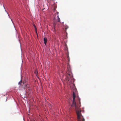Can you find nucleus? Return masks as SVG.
I'll return each instance as SVG.
<instances>
[{
    "label": "nucleus",
    "instance_id": "6",
    "mask_svg": "<svg viewBox=\"0 0 121 121\" xmlns=\"http://www.w3.org/2000/svg\"><path fill=\"white\" fill-rule=\"evenodd\" d=\"M43 41L44 44L46 45L47 41V38L44 37L43 38Z\"/></svg>",
    "mask_w": 121,
    "mask_h": 121
},
{
    "label": "nucleus",
    "instance_id": "9",
    "mask_svg": "<svg viewBox=\"0 0 121 121\" xmlns=\"http://www.w3.org/2000/svg\"><path fill=\"white\" fill-rule=\"evenodd\" d=\"M33 25V26H34V27L35 29V31L36 32V33H37V29H36V26H35V24H34Z\"/></svg>",
    "mask_w": 121,
    "mask_h": 121
},
{
    "label": "nucleus",
    "instance_id": "2",
    "mask_svg": "<svg viewBox=\"0 0 121 121\" xmlns=\"http://www.w3.org/2000/svg\"><path fill=\"white\" fill-rule=\"evenodd\" d=\"M57 20L56 19V13L54 14V16L55 15L53 19V26L54 28V30H55L56 28L58 26L59 23H58L60 22V19L59 17V12H57Z\"/></svg>",
    "mask_w": 121,
    "mask_h": 121
},
{
    "label": "nucleus",
    "instance_id": "10",
    "mask_svg": "<svg viewBox=\"0 0 121 121\" xmlns=\"http://www.w3.org/2000/svg\"><path fill=\"white\" fill-rule=\"evenodd\" d=\"M68 28V26H67V28H66H66H65V30H66V29H67V28Z\"/></svg>",
    "mask_w": 121,
    "mask_h": 121
},
{
    "label": "nucleus",
    "instance_id": "5",
    "mask_svg": "<svg viewBox=\"0 0 121 121\" xmlns=\"http://www.w3.org/2000/svg\"><path fill=\"white\" fill-rule=\"evenodd\" d=\"M26 81L24 80H23L22 82V80H21L20 82H18V84L20 85H21L22 84H24L26 83Z\"/></svg>",
    "mask_w": 121,
    "mask_h": 121
},
{
    "label": "nucleus",
    "instance_id": "8",
    "mask_svg": "<svg viewBox=\"0 0 121 121\" xmlns=\"http://www.w3.org/2000/svg\"><path fill=\"white\" fill-rule=\"evenodd\" d=\"M28 84L26 83V87H27L28 88H29L30 87V86H28Z\"/></svg>",
    "mask_w": 121,
    "mask_h": 121
},
{
    "label": "nucleus",
    "instance_id": "3",
    "mask_svg": "<svg viewBox=\"0 0 121 121\" xmlns=\"http://www.w3.org/2000/svg\"><path fill=\"white\" fill-rule=\"evenodd\" d=\"M81 110L76 111L78 121H85V119L83 117V116L81 114Z\"/></svg>",
    "mask_w": 121,
    "mask_h": 121
},
{
    "label": "nucleus",
    "instance_id": "1",
    "mask_svg": "<svg viewBox=\"0 0 121 121\" xmlns=\"http://www.w3.org/2000/svg\"><path fill=\"white\" fill-rule=\"evenodd\" d=\"M67 70L66 72V79L69 82H74V79L73 78V74L71 72V68L69 64L67 65Z\"/></svg>",
    "mask_w": 121,
    "mask_h": 121
},
{
    "label": "nucleus",
    "instance_id": "4",
    "mask_svg": "<svg viewBox=\"0 0 121 121\" xmlns=\"http://www.w3.org/2000/svg\"><path fill=\"white\" fill-rule=\"evenodd\" d=\"M76 96L74 92H73V101L72 103V104L71 105V106H74L76 107V103L75 101V99Z\"/></svg>",
    "mask_w": 121,
    "mask_h": 121
},
{
    "label": "nucleus",
    "instance_id": "7",
    "mask_svg": "<svg viewBox=\"0 0 121 121\" xmlns=\"http://www.w3.org/2000/svg\"><path fill=\"white\" fill-rule=\"evenodd\" d=\"M21 85L22 86V87L23 88L25 89L26 86V84L25 83L24 84H22V85Z\"/></svg>",
    "mask_w": 121,
    "mask_h": 121
}]
</instances>
